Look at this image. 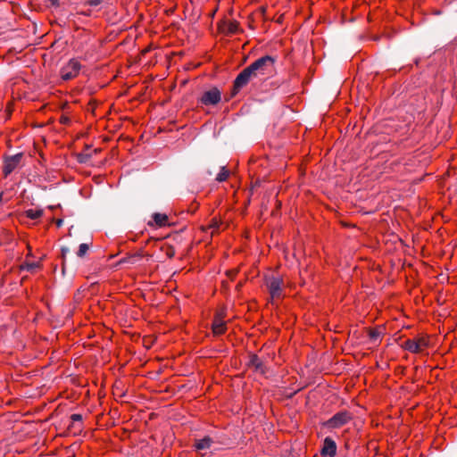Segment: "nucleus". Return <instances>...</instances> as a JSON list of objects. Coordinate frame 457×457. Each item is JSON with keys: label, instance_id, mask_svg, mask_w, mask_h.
<instances>
[{"label": "nucleus", "instance_id": "1", "mask_svg": "<svg viewBox=\"0 0 457 457\" xmlns=\"http://www.w3.org/2000/svg\"><path fill=\"white\" fill-rule=\"evenodd\" d=\"M353 420V414L346 411H341L334 414L330 419L324 421L322 426L330 429L339 428Z\"/></svg>", "mask_w": 457, "mask_h": 457}, {"label": "nucleus", "instance_id": "2", "mask_svg": "<svg viewBox=\"0 0 457 457\" xmlns=\"http://www.w3.org/2000/svg\"><path fill=\"white\" fill-rule=\"evenodd\" d=\"M276 59L270 55L262 56L252 64V68L255 71L258 76H264L270 73L274 68Z\"/></svg>", "mask_w": 457, "mask_h": 457}, {"label": "nucleus", "instance_id": "3", "mask_svg": "<svg viewBox=\"0 0 457 457\" xmlns=\"http://www.w3.org/2000/svg\"><path fill=\"white\" fill-rule=\"evenodd\" d=\"M23 155V153H18L14 155H4V178H7L13 170L21 166Z\"/></svg>", "mask_w": 457, "mask_h": 457}, {"label": "nucleus", "instance_id": "4", "mask_svg": "<svg viewBox=\"0 0 457 457\" xmlns=\"http://www.w3.org/2000/svg\"><path fill=\"white\" fill-rule=\"evenodd\" d=\"M81 69V64L76 59H71L66 65H64L60 71L62 80L69 81L76 78Z\"/></svg>", "mask_w": 457, "mask_h": 457}, {"label": "nucleus", "instance_id": "5", "mask_svg": "<svg viewBox=\"0 0 457 457\" xmlns=\"http://www.w3.org/2000/svg\"><path fill=\"white\" fill-rule=\"evenodd\" d=\"M221 100V93L217 87H212L204 92L200 98V103L204 105H216Z\"/></svg>", "mask_w": 457, "mask_h": 457}, {"label": "nucleus", "instance_id": "6", "mask_svg": "<svg viewBox=\"0 0 457 457\" xmlns=\"http://www.w3.org/2000/svg\"><path fill=\"white\" fill-rule=\"evenodd\" d=\"M283 279L278 277H271L267 280V287L271 298H279L282 295Z\"/></svg>", "mask_w": 457, "mask_h": 457}, {"label": "nucleus", "instance_id": "7", "mask_svg": "<svg viewBox=\"0 0 457 457\" xmlns=\"http://www.w3.org/2000/svg\"><path fill=\"white\" fill-rule=\"evenodd\" d=\"M251 81V78L244 70L237 76L233 82L230 97H234L244 87Z\"/></svg>", "mask_w": 457, "mask_h": 457}, {"label": "nucleus", "instance_id": "8", "mask_svg": "<svg viewBox=\"0 0 457 457\" xmlns=\"http://www.w3.org/2000/svg\"><path fill=\"white\" fill-rule=\"evenodd\" d=\"M320 454L323 457H335L337 454V444L336 442L329 436H327L323 440V445L320 449Z\"/></svg>", "mask_w": 457, "mask_h": 457}, {"label": "nucleus", "instance_id": "9", "mask_svg": "<svg viewBox=\"0 0 457 457\" xmlns=\"http://www.w3.org/2000/svg\"><path fill=\"white\" fill-rule=\"evenodd\" d=\"M250 368H253L255 371L260 372L261 374H265L267 371V368L262 362V361L259 358V356L255 353H251L249 355V361L247 364Z\"/></svg>", "mask_w": 457, "mask_h": 457}, {"label": "nucleus", "instance_id": "10", "mask_svg": "<svg viewBox=\"0 0 457 457\" xmlns=\"http://www.w3.org/2000/svg\"><path fill=\"white\" fill-rule=\"evenodd\" d=\"M220 30L226 36L237 34L239 30V23L236 21H224L220 25Z\"/></svg>", "mask_w": 457, "mask_h": 457}, {"label": "nucleus", "instance_id": "11", "mask_svg": "<svg viewBox=\"0 0 457 457\" xmlns=\"http://www.w3.org/2000/svg\"><path fill=\"white\" fill-rule=\"evenodd\" d=\"M227 322L225 320H212V331L214 336L220 337L224 335L227 332Z\"/></svg>", "mask_w": 457, "mask_h": 457}, {"label": "nucleus", "instance_id": "12", "mask_svg": "<svg viewBox=\"0 0 457 457\" xmlns=\"http://www.w3.org/2000/svg\"><path fill=\"white\" fill-rule=\"evenodd\" d=\"M212 443H213L212 438L210 437L209 436H206L202 439H195L194 442V447L197 451L207 450V449L211 448Z\"/></svg>", "mask_w": 457, "mask_h": 457}, {"label": "nucleus", "instance_id": "13", "mask_svg": "<svg viewBox=\"0 0 457 457\" xmlns=\"http://www.w3.org/2000/svg\"><path fill=\"white\" fill-rule=\"evenodd\" d=\"M402 347L406 350V351H409L410 353H421V351L420 350V346L417 345V342H416V339H407L403 342V344L402 345Z\"/></svg>", "mask_w": 457, "mask_h": 457}, {"label": "nucleus", "instance_id": "14", "mask_svg": "<svg viewBox=\"0 0 457 457\" xmlns=\"http://www.w3.org/2000/svg\"><path fill=\"white\" fill-rule=\"evenodd\" d=\"M143 250H139L136 253L129 254L127 257L121 259L120 263H130L135 264L137 261H139L144 256Z\"/></svg>", "mask_w": 457, "mask_h": 457}, {"label": "nucleus", "instance_id": "15", "mask_svg": "<svg viewBox=\"0 0 457 457\" xmlns=\"http://www.w3.org/2000/svg\"><path fill=\"white\" fill-rule=\"evenodd\" d=\"M153 219H154V223L158 227H164L168 223V216L164 213L155 212L153 215Z\"/></svg>", "mask_w": 457, "mask_h": 457}, {"label": "nucleus", "instance_id": "16", "mask_svg": "<svg viewBox=\"0 0 457 457\" xmlns=\"http://www.w3.org/2000/svg\"><path fill=\"white\" fill-rule=\"evenodd\" d=\"M43 213L44 212L42 209H29L24 212V215L30 220H37L43 216Z\"/></svg>", "mask_w": 457, "mask_h": 457}, {"label": "nucleus", "instance_id": "17", "mask_svg": "<svg viewBox=\"0 0 457 457\" xmlns=\"http://www.w3.org/2000/svg\"><path fill=\"white\" fill-rule=\"evenodd\" d=\"M41 267V264L39 262H24L21 266V270H25L27 271H29L33 273L37 269H39Z\"/></svg>", "mask_w": 457, "mask_h": 457}, {"label": "nucleus", "instance_id": "18", "mask_svg": "<svg viewBox=\"0 0 457 457\" xmlns=\"http://www.w3.org/2000/svg\"><path fill=\"white\" fill-rule=\"evenodd\" d=\"M229 174L230 171L225 166H222L220 171L218 173L216 177V180L219 182L226 181L229 177Z\"/></svg>", "mask_w": 457, "mask_h": 457}, {"label": "nucleus", "instance_id": "19", "mask_svg": "<svg viewBox=\"0 0 457 457\" xmlns=\"http://www.w3.org/2000/svg\"><path fill=\"white\" fill-rule=\"evenodd\" d=\"M415 339L421 352L429 345V339L427 336L418 337Z\"/></svg>", "mask_w": 457, "mask_h": 457}, {"label": "nucleus", "instance_id": "20", "mask_svg": "<svg viewBox=\"0 0 457 457\" xmlns=\"http://www.w3.org/2000/svg\"><path fill=\"white\" fill-rule=\"evenodd\" d=\"M161 250L162 252H164V253L166 254V256L170 259L173 258L174 255H175V249L172 245H168V244H163L162 246H161Z\"/></svg>", "mask_w": 457, "mask_h": 457}, {"label": "nucleus", "instance_id": "21", "mask_svg": "<svg viewBox=\"0 0 457 457\" xmlns=\"http://www.w3.org/2000/svg\"><path fill=\"white\" fill-rule=\"evenodd\" d=\"M380 336H381V331L378 328H374L369 329V337L371 341L375 342V341L378 340Z\"/></svg>", "mask_w": 457, "mask_h": 457}, {"label": "nucleus", "instance_id": "22", "mask_svg": "<svg viewBox=\"0 0 457 457\" xmlns=\"http://www.w3.org/2000/svg\"><path fill=\"white\" fill-rule=\"evenodd\" d=\"M88 249H89L88 244H86V243L80 244L79 246V250L77 252V255L80 258L84 257L86 255L87 252L88 251Z\"/></svg>", "mask_w": 457, "mask_h": 457}, {"label": "nucleus", "instance_id": "23", "mask_svg": "<svg viewBox=\"0 0 457 457\" xmlns=\"http://www.w3.org/2000/svg\"><path fill=\"white\" fill-rule=\"evenodd\" d=\"M220 226V222L218 221L215 218L212 220V221L209 225V228L212 229V236H213V234L219 230Z\"/></svg>", "mask_w": 457, "mask_h": 457}, {"label": "nucleus", "instance_id": "24", "mask_svg": "<svg viewBox=\"0 0 457 457\" xmlns=\"http://www.w3.org/2000/svg\"><path fill=\"white\" fill-rule=\"evenodd\" d=\"M244 71L248 73V75L250 76L251 78V80H253V79L259 77L257 75V73L255 72V71L252 68L251 65L247 66L246 68L244 69Z\"/></svg>", "mask_w": 457, "mask_h": 457}, {"label": "nucleus", "instance_id": "25", "mask_svg": "<svg viewBox=\"0 0 457 457\" xmlns=\"http://www.w3.org/2000/svg\"><path fill=\"white\" fill-rule=\"evenodd\" d=\"M226 316H227L226 310L225 309H221V310L216 312V313L214 314L213 319H215V320L220 319V320H225Z\"/></svg>", "mask_w": 457, "mask_h": 457}, {"label": "nucleus", "instance_id": "26", "mask_svg": "<svg viewBox=\"0 0 457 457\" xmlns=\"http://www.w3.org/2000/svg\"><path fill=\"white\" fill-rule=\"evenodd\" d=\"M103 0H87L84 5L97 6L102 3Z\"/></svg>", "mask_w": 457, "mask_h": 457}, {"label": "nucleus", "instance_id": "27", "mask_svg": "<svg viewBox=\"0 0 457 457\" xmlns=\"http://www.w3.org/2000/svg\"><path fill=\"white\" fill-rule=\"evenodd\" d=\"M71 420L72 422L82 421V415L79 413L71 414Z\"/></svg>", "mask_w": 457, "mask_h": 457}, {"label": "nucleus", "instance_id": "28", "mask_svg": "<svg viewBox=\"0 0 457 457\" xmlns=\"http://www.w3.org/2000/svg\"><path fill=\"white\" fill-rule=\"evenodd\" d=\"M238 270H228L226 272L227 276L230 278V279H234L235 277L237 276Z\"/></svg>", "mask_w": 457, "mask_h": 457}, {"label": "nucleus", "instance_id": "29", "mask_svg": "<svg viewBox=\"0 0 457 457\" xmlns=\"http://www.w3.org/2000/svg\"><path fill=\"white\" fill-rule=\"evenodd\" d=\"M67 253H68V249L67 248H62V271H64V268H65V255H66Z\"/></svg>", "mask_w": 457, "mask_h": 457}, {"label": "nucleus", "instance_id": "30", "mask_svg": "<svg viewBox=\"0 0 457 457\" xmlns=\"http://www.w3.org/2000/svg\"><path fill=\"white\" fill-rule=\"evenodd\" d=\"M69 122H70V119L68 117H62L61 118V123L68 124Z\"/></svg>", "mask_w": 457, "mask_h": 457}, {"label": "nucleus", "instance_id": "31", "mask_svg": "<svg viewBox=\"0 0 457 457\" xmlns=\"http://www.w3.org/2000/svg\"><path fill=\"white\" fill-rule=\"evenodd\" d=\"M241 287H242V283H241V282H239V283L237 285L236 288H237V291H239V290L241 289Z\"/></svg>", "mask_w": 457, "mask_h": 457}, {"label": "nucleus", "instance_id": "32", "mask_svg": "<svg viewBox=\"0 0 457 457\" xmlns=\"http://www.w3.org/2000/svg\"><path fill=\"white\" fill-rule=\"evenodd\" d=\"M62 220H58L57 222H56L58 227H60L62 225Z\"/></svg>", "mask_w": 457, "mask_h": 457}, {"label": "nucleus", "instance_id": "33", "mask_svg": "<svg viewBox=\"0 0 457 457\" xmlns=\"http://www.w3.org/2000/svg\"><path fill=\"white\" fill-rule=\"evenodd\" d=\"M81 13H82V14H84V15H89V12H81Z\"/></svg>", "mask_w": 457, "mask_h": 457}]
</instances>
